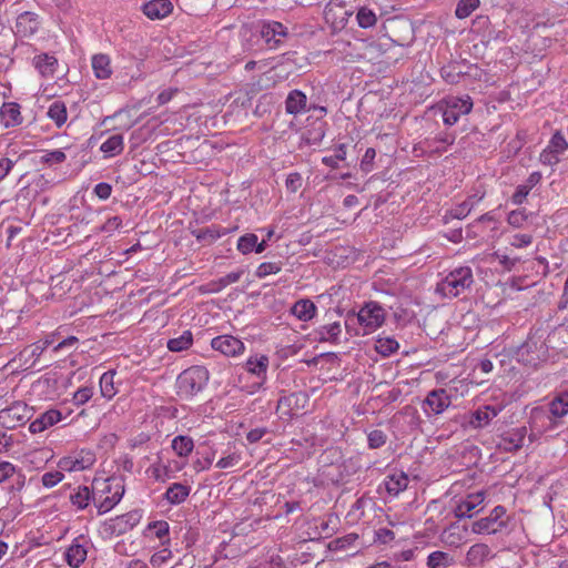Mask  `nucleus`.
<instances>
[{"label":"nucleus","mask_w":568,"mask_h":568,"mask_svg":"<svg viewBox=\"0 0 568 568\" xmlns=\"http://www.w3.org/2000/svg\"><path fill=\"white\" fill-rule=\"evenodd\" d=\"M122 225V219L120 216H112L102 224L100 230L105 233H112Z\"/></svg>","instance_id":"e2e57ef3"},{"label":"nucleus","mask_w":568,"mask_h":568,"mask_svg":"<svg viewBox=\"0 0 568 568\" xmlns=\"http://www.w3.org/2000/svg\"><path fill=\"white\" fill-rule=\"evenodd\" d=\"M307 110V97L301 90H292L285 100V111L288 114L297 115Z\"/></svg>","instance_id":"412c9836"},{"label":"nucleus","mask_w":568,"mask_h":568,"mask_svg":"<svg viewBox=\"0 0 568 568\" xmlns=\"http://www.w3.org/2000/svg\"><path fill=\"white\" fill-rule=\"evenodd\" d=\"M387 435L381 429H373L367 434L368 447L377 449L385 445Z\"/></svg>","instance_id":"3c124183"},{"label":"nucleus","mask_w":568,"mask_h":568,"mask_svg":"<svg viewBox=\"0 0 568 568\" xmlns=\"http://www.w3.org/2000/svg\"><path fill=\"white\" fill-rule=\"evenodd\" d=\"M95 462V456L90 450H81L77 456L62 457L58 466L64 471H79L91 467Z\"/></svg>","instance_id":"f8f14e48"},{"label":"nucleus","mask_w":568,"mask_h":568,"mask_svg":"<svg viewBox=\"0 0 568 568\" xmlns=\"http://www.w3.org/2000/svg\"><path fill=\"white\" fill-rule=\"evenodd\" d=\"M213 459H214V454H207L203 458H197L196 460H194L193 462V468L197 473L202 471V470H206L212 465Z\"/></svg>","instance_id":"0e129e2a"},{"label":"nucleus","mask_w":568,"mask_h":568,"mask_svg":"<svg viewBox=\"0 0 568 568\" xmlns=\"http://www.w3.org/2000/svg\"><path fill=\"white\" fill-rule=\"evenodd\" d=\"M532 236L530 234H516L513 236L510 244L515 247H525L531 244Z\"/></svg>","instance_id":"338daca9"},{"label":"nucleus","mask_w":568,"mask_h":568,"mask_svg":"<svg viewBox=\"0 0 568 568\" xmlns=\"http://www.w3.org/2000/svg\"><path fill=\"white\" fill-rule=\"evenodd\" d=\"M495 406H483L465 416V424L474 429L484 428L499 414Z\"/></svg>","instance_id":"2eb2a0df"},{"label":"nucleus","mask_w":568,"mask_h":568,"mask_svg":"<svg viewBox=\"0 0 568 568\" xmlns=\"http://www.w3.org/2000/svg\"><path fill=\"white\" fill-rule=\"evenodd\" d=\"M64 478V475L59 471H48L42 475L41 481L42 485L47 488H51L59 484Z\"/></svg>","instance_id":"603ef678"},{"label":"nucleus","mask_w":568,"mask_h":568,"mask_svg":"<svg viewBox=\"0 0 568 568\" xmlns=\"http://www.w3.org/2000/svg\"><path fill=\"white\" fill-rule=\"evenodd\" d=\"M241 460V456L239 454H231L226 457H222L221 459H219V462L216 463V467L220 468V469H225V468H230V467H234L235 465H237Z\"/></svg>","instance_id":"bf43d9fd"},{"label":"nucleus","mask_w":568,"mask_h":568,"mask_svg":"<svg viewBox=\"0 0 568 568\" xmlns=\"http://www.w3.org/2000/svg\"><path fill=\"white\" fill-rule=\"evenodd\" d=\"M191 487L174 483L172 484L165 491L164 498L171 504V505H179L183 503L190 495Z\"/></svg>","instance_id":"7c9ffc66"},{"label":"nucleus","mask_w":568,"mask_h":568,"mask_svg":"<svg viewBox=\"0 0 568 568\" xmlns=\"http://www.w3.org/2000/svg\"><path fill=\"white\" fill-rule=\"evenodd\" d=\"M87 547L74 539L65 551V560L69 566L78 568L87 559Z\"/></svg>","instance_id":"b1692460"},{"label":"nucleus","mask_w":568,"mask_h":568,"mask_svg":"<svg viewBox=\"0 0 568 568\" xmlns=\"http://www.w3.org/2000/svg\"><path fill=\"white\" fill-rule=\"evenodd\" d=\"M399 348L398 342L389 336H379L375 343V349L383 356H389Z\"/></svg>","instance_id":"a19ab883"},{"label":"nucleus","mask_w":568,"mask_h":568,"mask_svg":"<svg viewBox=\"0 0 568 568\" xmlns=\"http://www.w3.org/2000/svg\"><path fill=\"white\" fill-rule=\"evenodd\" d=\"M39 24L38 14L26 11L17 18L16 32L21 37H30L38 31Z\"/></svg>","instance_id":"6ab92c4d"},{"label":"nucleus","mask_w":568,"mask_h":568,"mask_svg":"<svg viewBox=\"0 0 568 568\" xmlns=\"http://www.w3.org/2000/svg\"><path fill=\"white\" fill-rule=\"evenodd\" d=\"M93 193L101 200H108L112 193V186L106 182H100L94 186Z\"/></svg>","instance_id":"052dcab7"},{"label":"nucleus","mask_w":568,"mask_h":568,"mask_svg":"<svg viewBox=\"0 0 568 568\" xmlns=\"http://www.w3.org/2000/svg\"><path fill=\"white\" fill-rule=\"evenodd\" d=\"M100 150L110 156L120 154L123 151V135H111L101 144Z\"/></svg>","instance_id":"4c0bfd02"},{"label":"nucleus","mask_w":568,"mask_h":568,"mask_svg":"<svg viewBox=\"0 0 568 568\" xmlns=\"http://www.w3.org/2000/svg\"><path fill=\"white\" fill-rule=\"evenodd\" d=\"M490 552L491 550L488 545L483 542L475 544L466 554V562L473 567L480 566L490 557Z\"/></svg>","instance_id":"5701e85b"},{"label":"nucleus","mask_w":568,"mask_h":568,"mask_svg":"<svg viewBox=\"0 0 568 568\" xmlns=\"http://www.w3.org/2000/svg\"><path fill=\"white\" fill-rule=\"evenodd\" d=\"M62 418V414L58 409H48L30 423L29 430L32 434H38L47 428L55 425Z\"/></svg>","instance_id":"aec40b11"},{"label":"nucleus","mask_w":568,"mask_h":568,"mask_svg":"<svg viewBox=\"0 0 568 568\" xmlns=\"http://www.w3.org/2000/svg\"><path fill=\"white\" fill-rule=\"evenodd\" d=\"M33 65L43 77H53L58 65V60L53 55L42 53L34 57Z\"/></svg>","instance_id":"c85d7f7f"},{"label":"nucleus","mask_w":568,"mask_h":568,"mask_svg":"<svg viewBox=\"0 0 568 568\" xmlns=\"http://www.w3.org/2000/svg\"><path fill=\"white\" fill-rule=\"evenodd\" d=\"M555 419L561 418L568 414V392L556 395L549 403L547 410Z\"/></svg>","instance_id":"2f4dec72"},{"label":"nucleus","mask_w":568,"mask_h":568,"mask_svg":"<svg viewBox=\"0 0 568 568\" xmlns=\"http://www.w3.org/2000/svg\"><path fill=\"white\" fill-rule=\"evenodd\" d=\"M561 423L555 419L544 407H535L530 412L529 426L538 435L551 433L557 429Z\"/></svg>","instance_id":"1a4fd4ad"},{"label":"nucleus","mask_w":568,"mask_h":568,"mask_svg":"<svg viewBox=\"0 0 568 568\" xmlns=\"http://www.w3.org/2000/svg\"><path fill=\"white\" fill-rule=\"evenodd\" d=\"M358 323L364 326L367 334L379 327L385 321V311L376 302L366 303L357 314Z\"/></svg>","instance_id":"423d86ee"},{"label":"nucleus","mask_w":568,"mask_h":568,"mask_svg":"<svg viewBox=\"0 0 568 568\" xmlns=\"http://www.w3.org/2000/svg\"><path fill=\"white\" fill-rule=\"evenodd\" d=\"M568 148V143L565 139V136L557 131L550 139L549 144L547 149L541 153V158L544 161L551 163L552 159L555 162L558 161V159L554 154H560L564 151H566Z\"/></svg>","instance_id":"4be33fe9"},{"label":"nucleus","mask_w":568,"mask_h":568,"mask_svg":"<svg viewBox=\"0 0 568 568\" xmlns=\"http://www.w3.org/2000/svg\"><path fill=\"white\" fill-rule=\"evenodd\" d=\"M480 4L479 0H459L455 14L459 19L469 17Z\"/></svg>","instance_id":"a18cd8bd"},{"label":"nucleus","mask_w":568,"mask_h":568,"mask_svg":"<svg viewBox=\"0 0 568 568\" xmlns=\"http://www.w3.org/2000/svg\"><path fill=\"white\" fill-rule=\"evenodd\" d=\"M342 332L341 324L338 322H334L327 325H323L317 331L320 342H332L337 343L338 336Z\"/></svg>","instance_id":"58836bf2"},{"label":"nucleus","mask_w":568,"mask_h":568,"mask_svg":"<svg viewBox=\"0 0 568 568\" xmlns=\"http://www.w3.org/2000/svg\"><path fill=\"white\" fill-rule=\"evenodd\" d=\"M439 108L443 110L444 123L452 126L458 122L462 115L470 113L473 109V100L469 95H450L440 102Z\"/></svg>","instance_id":"20e7f679"},{"label":"nucleus","mask_w":568,"mask_h":568,"mask_svg":"<svg viewBox=\"0 0 568 568\" xmlns=\"http://www.w3.org/2000/svg\"><path fill=\"white\" fill-rule=\"evenodd\" d=\"M268 363L270 361L266 355L251 356L245 363V368L248 373L265 379Z\"/></svg>","instance_id":"c756f323"},{"label":"nucleus","mask_w":568,"mask_h":568,"mask_svg":"<svg viewBox=\"0 0 568 568\" xmlns=\"http://www.w3.org/2000/svg\"><path fill=\"white\" fill-rule=\"evenodd\" d=\"M91 500H95L94 494H92L87 486H79L73 493L70 494V501L78 509L87 508Z\"/></svg>","instance_id":"473e14b6"},{"label":"nucleus","mask_w":568,"mask_h":568,"mask_svg":"<svg viewBox=\"0 0 568 568\" xmlns=\"http://www.w3.org/2000/svg\"><path fill=\"white\" fill-rule=\"evenodd\" d=\"M287 34V29L281 22L268 21L261 27V36L270 48H276Z\"/></svg>","instance_id":"f3484780"},{"label":"nucleus","mask_w":568,"mask_h":568,"mask_svg":"<svg viewBox=\"0 0 568 568\" xmlns=\"http://www.w3.org/2000/svg\"><path fill=\"white\" fill-rule=\"evenodd\" d=\"M33 416V408L22 400H16L10 406L0 409V424L7 429L24 425Z\"/></svg>","instance_id":"39448f33"},{"label":"nucleus","mask_w":568,"mask_h":568,"mask_svg":"<svg viewBox=\"0 0 568 568\" xmlns=\"http://www.w3.org/2000/svg\"><path fill=\"white\" fill-rule=\"evenodd\" d=\"M473 210V203L469 200L464 201L450 211V215L454 219L462 220L466 217Z\"/></svg>","instance_id":"864d4df0"},{"label":"nucleus","mask_w":568,"mask_h":568,"mask_svg":"<svg viewBox=\"0 0 568 568\" xmlns=\"http://www.w3.org/2000/svg\"><path fill=\"white\" fill-rule=\"evenodd\" d=\"M0 114L2 120L4 121V125L14 126L19 125L22 122V116L20 113V105L14 102L3 103L0 110Z\"/></svg>","instance_id":"cd10ccee"},{"label":"nucleus","mask_w":568,"mask_h":568,"mask_svg":"<svg viewBox=\"0 0 568 568\" xmlns=\"http://www.w3.org/2000/svg\"><path fill=\"white\" fill-rule=\"evenodd\" d=\"M211 347L225 356H237L244 353V343L232 335H220L211 341Z\"/></svg>","instance_id":"ddd939ff"},{"label":"nucleus","mask_w":568,"mask_h":568,"mask_svg":"<svg viewBox=\"0 0 568 568\" xmlns=\"http://www.w3.org/2000/svg\"><path fill=\"white\" fill-rule=\"evenodd\" d=\"M229 233L227 229H223L219 225H211L205 229H200L197 231H194L193 234L199 241H204L209 243H213L217 239H220L223 235H226Z\"/></svg>","instance_id":"72a5a7b5"},{"label":"nucleus","mask_w":568,"mask_h":568,"mask_svg":"<svg viewBox=\"0 0 568 568\" xmlns=\"http://www.w3.org/2000/svg\"><path fill=\"white\" fill-rule=\"evenodd\" d=\"M508 527V518L506 517V508L496 506L488 516L475 520L471 524V532L478 535H495Z\"/></svg>","instance_id":"7ed1b4c3"},{"label":"nucleus","mask_w":568,"mask_h":568,"mask_svg":"<svg viewBox=\"0 0 568 568\" xmlns=\"http://www.w3.org/2000/svg\"><path fill=\"white\" fill-rule=\"evenodd\" d=\"M408 483V476L400 471L398 474L388 475L385 478V488L389 495L397 496L407 488Z\"/></svg>","instance_id":"bb28decb"},{"label":"nucleus","mask_w":568,"mask_h":568,"mask_svg":"<svg viewBox=\"0 0 568 568\" xmlns=\"http://www.w3.org/2000/svg\"><path fill=\"white\" fill-rule=\"evenodd\" d=\"M485 491L479 490L468 494L464 499L459 500L454 509V515L458 519L471 518L484 509Z\"/></svg>","instance_id":"6e6552de"},{"label":"nucleus","mask_w":568,"mask_h":568,"mask_svg":"<svg viewBox=\"0 0 568 568\" xmlns=\"http://www.w3.org/2000/svg\"><path fill=\"white\" fill-rule=\"evenodd\" d=\"M194 448L193 439L189 436L179 435L172 440V449L180 457L189 456Z\"/></svg>","instance_id":"e433bc0d"},{"label":"nucleus","mask_w":568,"mask_h":568,"mask_svg":"<svg viewBox=\"0 0 568 568\" xmlns=\"http://www.w3.org/2000/svg\"><path fill=\"white\" fill-rule=\"evenodd\" d=\"M529 186L518 185L511 196V202L516 205H520L529 194Z\"/></svg>","instance_id":"69168bd1"},{"label":"nucleus","mask_w":568,"mask_h":568,"mask_svg":"<svg viewBox=\"0 0 568 568\" xmlns=\"http://www.w3.org/2000/svg\"><path fill=\"white\" fill-rule=\"evenodd\" d=\"M114 372H105L100 378L101 394L105 398H112L115 395L113 386Z\"/></svg>","instance_id":"49530a36"},{"label":"nucleus","mask_w":568,"mask_h":568,"mask_svg":"<svg viewBox=\"0 0 568 568\" xmlns=\"http://www.w3.org/2000/svg\"><path fill=\"white\" fill-rule=\"evenodd\" d=\"M93 395L92 388L81 387L73 394V403L78 406L85 404Z\"/></svg>","instance_id":"4d7b16f0"},{"label":"nucleus","mask_w":568,"mask_h":568,"mask_svg":"<svg viewBox=\"0 0 568 568\" xmlns=\"http://www.w3.org/2000/svg\"><path fill=\"white\" fill-rule=\"evenodd\" d=\"M497 257L499 258V263L508 271L513 270L515 265L520 262L519 257H510L505 254L496 253Z\"/></svg>","instance_id":"774afa93"},{"label":"nucleus","mask_w":568,"mask_h":568,"mask_svg":"<svg viewBox=\"0 0 568 568\" xmlns=\"http://www.w3.org/2000/svg\"><path fill=\"white\" fill-rule=\"evenodd\" d=\"M526 219H527V216L525 215V213L523 211L515 210L508 214L507 221L510 225H513L515 227H520V226H523Z\"/></svg>","instance_id":"680f3d73"},{"label":"nucleus","mask_w":568,"mask_h":568,"mask_svg":"<svg viewBox=\"0 0 568 568\" xmlns=\"http://www.w3.org/2000/svg\"><path fill=\"white\" fill-rule=\"evenodd\" d=\"M193 343V335L190 331H184L179 337L168 341V348L171 352H182L187 349Z\"/></svg>","instance_id":"37998d69"},{"label":"nucleus","mask_w":568,"mask_h":568,"mask_svg":"<svg viewBox=\"0 0 568 568\" xmlns=\"http://www.w3.org/2000/svg\"><path fill=\"white\" fill-rule=\"evenodd\" d=\"M454 564L453 557L448 552L433 551L427 557L428 568H448Z\"/></svg>","instance_id":"c9c22d12"},{"label":"nucleus","mask_w":568,"mask_h":568,"mask_svg":"<svg viewBox=\"0 0 568 568\" xmlns=\"http://www.w3.org/2000/svg\"><path fill=\"white\" fill-rule=\"evenodd\" d=\"M173 10V4L170 0H151L143 4V13L151 20L163 19L168 17Z\"/></svg>","instance_id":"a211bd4d"},{"label":"nucleus","mask_w":568,"mask_h":568,"mask_svg":"<svg viewBox=\"0 0 568 568\" xmlns=\"http://www.w3.org/2000/svg\"><path fill=\"white\" fill-rule=\"evenodd\" d=\"M140 510H132L115 518H111L105 525L112 535H123L133 529L141 520Z\"/></svg>","instance_id":"9b49d317"},{"label":"nucleus","mask_w":568,"mask_h":568,"mask_svg":"<svg viewBox=\"0 0 568 568\" xmlns=\"http://www.w3.org/2000/svg\"><path fill=\"white\" fill-rule=\"evenodd\" d=\"M527 428L525 426L513 429L503 435L497 444L499 450L513 453L520 449L524 445Z\"/></svg>","instance_id":"dca6fc26"},{"label":"nucleus","mask_w":568,"mask_h":568,"mask_svg":"<svg viewBox=\"0 0 568 568\" xmlns=\"http://www.w3.org/2000/svg\"><path fill=\"white\" fill-rule=\"evenodd\" d=\"M282 270L281 262H264L256 268L255 275L258 278H264L271 274H277Z\"/></svg>","instance_id":"09e8293b"},{"label":"nucleus","mask_w":568,"mask_h":568,"mask_svg":"<svg viewBox=\"0 0 568 568\" xmlns=\"http://www.w3.org/2000/svg\"><path fill=\"white\" fill-rule=\"evenodd\" d=\"M308 402V396L304 392H294L280 397L277 409L284 415L293 416L303 409Z\"/></svg>","instance_id":"4468645a"},{"label":"nucleus","mask_w":568,"mask_h":568,"mask_svg":"<svg viewBox=\"0 0 568 568\" xmlns=\"http://www.w3.org/2000/svg\"><path fill=\"white\" fill-rule=\"evenodd\" d=\"M316 311V305L308 298L298 300L291 308V313L303 322L312 320Z\"/></svg>","instance_id":"393cba45"},{"label":"nucleus","mask_w":568,"mask_h":568,"mask_svg":"<svg viewBox=\"0 0 568 568\" xmlns=\"http://www.w3.org/2000/svg\"><path fill=\"white\" fill-rule=\"evenodd\" d=\"M209 382V371L204 366L195 365L183 371L178 379V394L189 398L201 392Z\"/></svg>","instance_id":"f03ea898"},{"label":"nucleus","mask_w":568,"mask_h":568,"mask_svg":"<svg viewBox=\"0 0 568 568\" xmlns=\"http://www.w3.org/2000/svg\"><path fill=\"white\" fill-rule=\"evenodd\" d=\"M257 236L253 233H247L241 236L237 241V250L242 254H248L254 251V246L256 245Z\"/></svg>","instance_id":"8fccbe9b"},{"label":"nucleus","mask_w":568,"mask_h":568,"mask_svg":"<svg viewBox=\"0 0 568 568\" xmlns=\"http://www.w3.org/2000/svg\"><path fill=\"white\" fill-rule=\"evenodd\" d=\"M474 284L473 270L459 266L452 270L436 286V292L444 297L455 298L469 291Z\"/></svg>","instance_id":"f257e3e1"},{"label":"nucleus","mask_w":568,"mask_h":568,"mask_svg":"<svg viewBox=\"0 0 568 568\" xmlns=\"http://www.w3.org/2000/svg\"><path fill=\"white\" fill-rule=\"evenodd\" d=\"M124 494V487L120 484L115 486V490L111 496L104 497L97 504L98 514L103 515L111 510L122 498Z\"/></svg>","instance_id":"f704fd0d"},{"label":"nucleus","mask_w":568,"mask_h":568,"mask_svg":"<svg viewBox=\"0 0 568 568\" xmlns=\"http://www.w3.org/2000/svg\"><path fill=\"white\" fill-rule=\"evenodd\" d=\"M148 529L152 531L155 537L162 539L169 534V524L164 520L154 521L149 524Z\"/></svg>","instance_id":"6e6d98bb"},{"label":"nucleus","mask_w":568,"mask_h":568,"mask_svg":"<svg viewBox=\"0 0 568 568\" xmlns=\"http://www.w3.org/2000/svg\"><path fill=\"white\" fill-rule=\"evenodd\" d=\"M243 273L244 271L240 270L236 272H231L225 276L219 278L216 282L212 283L215 286L214 288H212V292H219L222 288L226 287L227 285L239 282Z\"/></svg>","instance_id":"de8ad7c7"},{"label":"nucleus","mask_w":568,"mask_h":568,"mask_svg":"<svg viewBox=\"0 0 568 568\" xmlns=\"http://www.w3.org/2000/svg\"><path fill=\"white\" fill-rule=\"evenodd\" d=\"M65 158L67 156H65L64 152H62L61 150H54V151H51V152H48L47 154H44L41 158V162L49 163V164L62 163L65 160Z\"/></svg>","instance_id":"13d9d810"},{"label":"nucleus","mask_w":568,"mask_h":568,"mask_svg":"<svg viewBox=\"0 0 568 568\" xmlns=\"http://www.w3.org/2000/svg\"><path fill=\"white\" fill-rule=\"evenodd\" d=\"M92 69L98 79L105 80L112 75L111 60L108 54L98 53L92 57Z\"/></svg>","instance_id":"a878e982"},{"label":"nucleus","mask_w":568,"mask_h":568,"mask_svg":"<svg viewBox=\"0 0 568 568\" xmlns=\"http://www.w3.org/2000/svg\"><path fill=\"white\" fill-rule=\"evenodd\" d=\"M357 23L361 28L367 29L371 27H374L377 22L376 14L373 12V10L362 7L356 14Z\"/></svg>","instance_id":"c03bdc74"},{"label":"nucleus","mask_w":568,"mask_h":568,"mask_svg":"<svg viewBox=\"0 0 568 568\" xmlns=\"http://www.w3.org/2000/svg\"><path fill=\"white\" fill-rule=\"evenodd\" d=\"M303 184L302 175L297 172L290 173L286 178L285 185L287 191L295 193L297 192Z\"/></svg>","instance_id":"5fc2aeb1"},{"label":"nucleus","mask_w":568,"mask_h":568,"mask_svg":"<svg viewBox=\"0 0 568 568\" xmlns=\"http://www.w3.org/2000/svg\"><path fill=\"white\" fill-rule=\"evenodd\" d=\"M452 404L450 396L444 388L430 390L423 400L422 408L427 416L439 415Z\"/></svg>","instance_id":"9d476101"},{"label":"nucleus","mask_w":568,"mask_h":568,"mask_svg":"<svg viewBox=\"0 0 568 568\" xmlns=\"http://www.w3.org/2000/svg\"><path fill=\"white\" fill-rule=\"evenodd\" d=\"M465 72L459 62H452L440 69V75L447 83H457Z\"/></svg>","instance_id":"79ce46f5"},{"label":"nucleus","mask_w":568,"mask_h":568,"mask_svg":"<svg viewBox=\"0 0 568 568\" xmlns=\"http://www.w3.org/2000/svg\"><path fill=\"white\" fill-rule=\"evenodd\" d=\"M48 116L61 128L67 121V106L62 101H54L47 112Z\"/></svg>","instance_id":"ea45409f"},{"label":"nucleus","mask_w":568,"mask_h":568,"mask_svg":"<svg viewBox=\"0 0 568 568\" xmlns=\"http://www.w3.org/2000/svg\"><path fill=\"white\" fill-rule=\"evenodd\" d=\"M349 0H331L324 9L326 22L332 23L334 29H341L346 23L348 17L353 13L352 8H347Z\"/></svg>","instance_id":"0eeeda50"}]
</instances>
